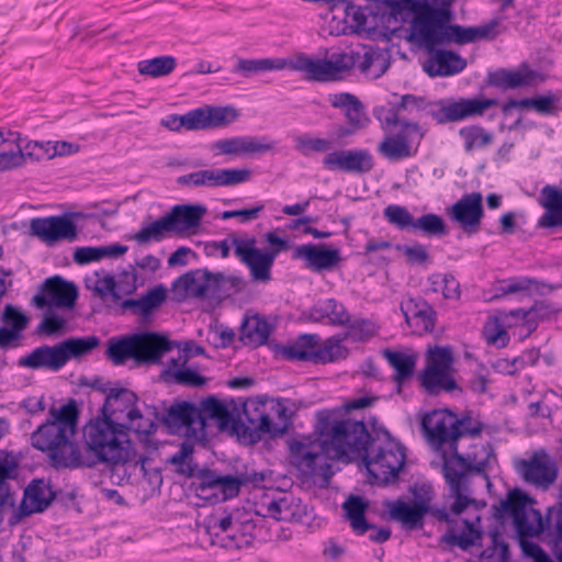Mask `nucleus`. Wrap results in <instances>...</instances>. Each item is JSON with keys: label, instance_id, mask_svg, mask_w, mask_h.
<instances>
[{"label": "nucleus", "instance_id": "35", "mask_svg": "<svg viewBox=\"0 0 562 562\" xmlns=\"http://www.w3.org/2000/svg\"><path fill=\"white\" fill-rule=\"evenodd\" d=\"M201 419L203 422V434L206 435V428L211 422H214L220 431L234 430L235 419L225 404L217 398L210 396L203 400L198 406Z\"/></svg>", "mask_w": 562, "mask_h": 562}, {"label": "nucleus", "instance_id": "4", "mask_svg": "<svg viewBox=\"0 0 562 562\" xmlns=\"http://www.w3.org/2000/svg\"><path fill=\"white\" fill-rule=\"evenodd\" d=\"M317 431L325 451L337 461L362 459L372 438L363 422L333 419L327 412L317 413Z\"/></svg>", "mask_w": 562, "mask_h": 562}, {"label": "nucleus", "instance_id": "56", "mask_svg": "<svg viewBox=\"0 0 562 562\" xmlns=\"http://www.w3.org/2000/svg\"><path fill=\"white\" fill-rule=\"evenodd\" d=\"M344 113L349 123V126L338 128L337 134L339 137H346L355 134L359 130L364 128L370 121L360 100L357 102V104L347 109V111Z\"/></svg>", "mask_w": 562, "mask_h": 562}, {"label": "nucleus", "instance_id": "49", "mask_svg": "<svg viewBox=\"0 0 562 562\" xmlns=\"http://www.w3.org/2000/svg\"><path fill=\"white\" fill-rule=\"evenodd\" d=\"M319 344L316 334H303L292 345L282 349V355L290 360L312 362L314 350Z\"/></svg>", "mask_w": 562, "mask_h": 562}, {"label": "nucleus", "instance_id": "45", "mask_svg": "<svg viewBox=\"0 0 562 562\" xmlns=\"http://www.w3.org/2000/svg\"><path fill=\"white\" fill-rule=\"evenodd\" d=\"M260 509L263 516L279 521H293L297 517L299 504L292 496L284 495L262 502Z\"/></svg>", "mask_w": 562, "mask_h": 562}, {"label": "nucleus", "instance_id": "27", "mask_svg": "<svg viewBox=\"0 0 562 562\" xmlns=\"http://www.w3.org/2000/svg\"><path fill=\"white\" fill-rule=\"evenodd\" d=\"M293 258L305 261V268L312 271L331 270L341 260L338 249H328L324 245H301L293 251Z\"/></svg>", "mask_w": 562, "mask_h": 562}, {"label": "nucleus", "instance_id": "5", "mask_svg": "<svg viewBox=\"0 0 562 562\" xmlns=\"http://www.w3.org/2000/svg\"><path fill=\"white\" fill-rule=\"evenodd\" d=\"M83 439L95 464L120 465L132 459V442L125 423L97 417L83 427Z\"/></svg>", "mask_w": 562, "mask_h": 562}, {"label": "nucleus", "instance_id": "57", "mask_svg": "<svg viewBox=\"0 0 562 562\" xmlns=\"http://www.w3.org/2000/svg\"><path fill=\"white\" fill-rule=\"evenodd\" d=\"M459 135L464 140V149L470 153L475 148H481L490 145L493 140L491 133H487L482 127L472 125L462 127L459 131Z\"/></svg>", "mask_w": 562, "mask_h": 562}, {"label": "nucleus", "instance_id": "40", "mask_svg": "<svg viewBox=\"0 0 562 562\" xmlns=\"http://www.w3.org/2000/svg\"><path fill=\"white\" fill-rule=\"evenodd\" d=\"M272 325L258 314L245 315L240 325V340L246 346L259 347L267 344Z\"/></svg>", "mask_w": 562, "mask_h": 562}, {"label": "nucleus", "instance_id": "60", "mask_svg": "<svg viewBox=\"0 0 562 562\" xmlns=\"http://www.w3.org/2000/svg\"><path fill=\"white\" fill-rule=\"evenodd\" d=\"M347 349L339 341L328 339L323 346L316 347L313 353V363L333 362L346 358Z\"/></svg>", "mask_w": 562, "mask_h": 562}, {"label": "nucleus", "instance_id": "42", "mask_svg": "<svg viewBox=\"0 0 562 562\" xmlns=\"http://www.w3.org/2000/svg\"><path fill=\"white\" fill-rule=\"evenodd\" d=\"M307 317L313 322H323L325 318L335 326H345L350 323V314L345 305L335 299H327L313 306Z\"/></svg>", "mask_w": 562, "mask_h": 562}, {"label": "nucleus", "instance_id": "29", "mask_svg": "<svg viewBox=\"0 0 562 562\" xmlns=\"http://www.w3.org/2000/svg\"><path fill=\"white\" fill-rule=\"evenodd\" d=\"M48 459L50 465L57 470L91 468L95 465V461L90 456L81 452L74 438H67L58 445L57 448L50 451Z\"/></svg>", "mask_w": 562, "mask_h": 562}, {"label": "nucleus", "instance_id": "22", "mask_svg": "<svg viewBox=\"0 0 562 562\" xmlns=\"http://www.w3.org/2000/svg\"><path fill=\"white\" fill-rule=\"evenodd\" d=\"M522 479L537 486L548 487L557 477V468L544 450H537L529 459L516 463Z\"/></svg>", "mask_w": 562, "mask_h": 562}, {"label": "nucleus", "instance_id": "53", "mask_svg": "<svg viewBox=\"0 0 562 562\" xmlns=\"http://www.w3.org/2000/svg\"><path fill=\"white\" fill-rule=\"evenodd\" d=\"M171 235L167 221L162 215L148 225L143 226L132 238L139 245H146L151 241H160Z\"/></svg>", "mask_w": 562, "mask_h": 562}, {"label": "nucleus", "instance_id": "41", "mask_svg": "<svg viewBox=\"0 0 562 562\" xmlns=\"http://www.w3.org/2000/svg\"><path fill=\"white\" fill-rule=\"evenodd\" d=\"M294 60L285 58H238L233 67V72L240 74L244 78H249L256 74L272 70L292 69Z\"/></svg>", "mask_w": 562, "mask_h": 562}, {"label": "nucleus", "instance_id": "61", "mask_svg": "<svg viewBox=\"0 0 562 562\" xmlns=\"http://www.w3.org/2000/svg\"><path fill=\"white\" fill-rule=\"evenodd\" d=\"M137 274L134 267L130 270H124L115 277V289L113 292V300L119 302L125 295H132L137 290Z\"/></svg>", "mask_w": 562, "mask_h": 562}, {"label": "nucleus", "instance_id": "1", "mask_svg": "<svg viewBox=\"0 0 562 562\" xmlns=\"http://www.w3.org/2000/svg\"><path fill=\"white\" fill-rule=\"evenodd\" d=\"M422 427L429 443L441 453L442 474L454 497L451 512L459 515L471 505L479 509L470 480L475 474L487 477L486 470L495 458L494 450L491 445H475L473 451L462 452L460 445L468 436L480 435L482 424L469 416L458 418L452 412L442 409L426 414Z\"/></svg>", "mask_w": 562, "mask_h": 562}, {"label": "nucleus", "instance_id": "17", "mask_svg": "<svg viewBox=\"0 0 562 562\" xmlns=\"http://www.w3.org/2000/svg\"><path fill=\"white\" fill-rule=\"evenodd\" d=\"M236 257L249 269L250 277L256 282L267 283L271 280V267L277 251H261L257 248V241L251 238H238L233 236Z\"/></svg>", "mask_w": 562, "mask_h": 562}, {"label": "nucleus", "instance_id": "3", "mask_svg": "<svg viewBox=\"0 0 562 562\" xmlns=\"http://www.w3.org/2000/svg\"><path fill=\"white\" fill-rule=\"evenodd\" d=\"M168 462L176 467L175 471L186 477L193 479L191 486L196 495L203 498L214 496L221 501L236 497L243 485L260 483L262 473L220 474L209 468H200L193 460V445L186 440Z\"/></svg>", "mask_w": 562, "mask_h": 562}, {"label": "nucleus", "instance_id": "30", "mask_svg": "<svg viewBox=\"0 0 562 562\" xmlns=\"http://www.w3.org/2000/svg\"><path fill=\"white\" fill-rule=\"evenodd\" d=\"M136 402L137 396L134 392L123 387L111 389L101 408V418L125 423L128 419V411L136 409Z\"/></svg>", "mask_w": 562, "mask_h": 562}, {"label": "nucleus", "instance_id": "54", "mask_svg": "<svg viewBox=\"0 0 562 562\" xmlns=\"http://www.w3.org/2000/svg\"><path fill=\"white\" fill-rule=\"evenodd\" d=\"M254 524L246 521L244 524L236 521L231 533L222 539L221 546L226 549H243L251 546L254 541Z\"/></svg>", "mask_w": 562, "mask_h": 562}, {"label": "nucleus", "instance_id": "33", "mask_svg": "<svg viewBox=\"0 0 562 562\" xmlns=\"http://www.w3.org/2000/svg\"><path fill=\"white\" fill-rule=\"evenodd\" d=\"M54 497L55 494L49 484L44 480H35L24 491L20 513L23 516L41 513L49 506Z\"/></svg>", "mask_w": 562, "mask_h": 562}, {"label": "nucleus", "instance_id": "14", "mask_svg": "<svg viewBox=\"0 0 562 562\" xmlns=\"http://www.w3.org/2000/svg\"><path fill=\"white\" fill-rule=\"evenodd\" d=\"M427 364L420 374L422 385L429 394L457 389L452 376L453 355L449 346L429 348L426 356Z\"/></svg>", "mask_w": 562, "mask_h": 562}, {"label": "nucleus", "instance_id": "16", "mask_svg": "<svg viewBox=\"0 0 562 562\" xmlns=\"http://www.w3.org/2000/svg\"><path fill=\"white\" fill-rule=\"evenodd\" d=\"M245 420H235V432L248 443L258 442L263 434L280 435L283 428H278L271 422L267 405L262 401L248 400L243 407Z\"/></svg>", "mask_w": 562, "mask_h": 562}, {"label": "nucleus", "instance_id": "50", "mask_svg": "<svg viewBox=\"0 0 562 562\" xmlns=\"http://www.w3.org/2000/svg\"><path fill=\"white\" fill-rule=\"evenodd\" d=\"M422 0H386L383 9V19L391 23H395L393 31L397 29L409 16L411 13L416 15V8Z\"/></svg>", "mask_w": 562, "mask_h": 562}, {"label": "nucleus", "instance_id": "9", "mask_svg": "<svg viewBox=\"0 0 562 562\" xmlns=\"http://www.w3.org/2000/svg\"><path fill=\"white\" fill-rule=\"evenodd\" d=\"M172 346L173 342L165 336L140 333L110 339L106 355L115 366L124 364L127 359H133L137 364H157Z\"/></svg>", "mask_w": 562, "mask_h": 562}, {"label": "nucleus", "instance_id": "51", "mask_svg": "<svg viewBox=\"0 0 562 562\" xmlns=\"http://www.w3.org/2000/svg\"><path fill=\"white\" fill-rule=\"evenodd\" d=\"M176 66L177 60L173 56L164 55L138 61L137 71L145 77L160 78L170 75Z\"/></svg>", "mask_w": 562, "mask_h": 562}, {"label": "nucleus", "instance_id": "11", "mask_svg": "<svg viewBox=\"0 0 562 562\" xmlns=\"http://www.w3.org/2000/svg\"><path fill=\"white\" fill-rule=\"evenodd\" d=\"M78 408L70 400L59 408L52 407L47 420L32 434V446L47 456L67 438H75L78 424Z\"/></svg>", "mask_w": 562, "mask_h": 562}, {"label": "nucleus", "instance_id": "55", "mask_svg": "<svg viewBox=\"0 0 562 562\" xmlns=\"http://www.w3.org/2000/svg\"><path fill=\"white\" fill-rule=\"evenodd\" d=\"M432 292H441L445 299L458 300L460 297V284L450 273H435L428 278Z\"/></svg>", "mask_w": 562, "mask_h": 562}, {"label": "nucleus", "instance_id": "21", "mask_svg": "<svg viewBox=\"0 0 562 562\" xmlns=\"http://www.w3.org/2000/svg\"><path fill=\"white\" fill-rule=\"evenodd\" d=\"M30 233L47 245L59 240L74 241L78 238L76 224L66 216L35 217L30 222Z\"/></svg>", "mask_w": 562, "mask_h": 562}, {"label": "nucleus", "instance_id": "15", "mask_svg": "<svg viewBox=\"0 0 562 562\" xmlns=\"http://www.w3.org/2000/svg\"><path fill=\"white\" fill-rule=\"evenodd\" d=\"M355 68L353 49L334 52L325 59H312L305 55L295 58L293 70L303 71L307 79L330 81Z\"/></svg>", "mask_w": 562, "mask_h": 562}, {"label": "nucleus", "instance_id": "46", "mask_svg": "<svg viewBox=\"0 0 562 562\" xmlns=\"http://www.w3.org/2000/svg\"><path fill=\"white\" fill-rule=\"evenodd\" d=\"M382 353L390 366L395 370L394 380L400 390L401 384L413 375L417 357L415 353L393 351L390 349L383 350Z\"/></svg>", "mask_w": 562, "mask_h": 562}, {"label": "nucleus", "instance_id": "24", "mask_svg": "<svg viewBox=\"0 0 562 562\" xmlns=\"http://www.w3.org/2000/svg\"><path fill=\"white\" fill-rule=\"evenodd\" d=\"M438 518L450 524L449 531L442 537L443 542L450 546H457L462 550L480 544L482 528L479 516H476L473 521L469 519L452 520L446 510H440L438 512Z\"/></svg>", "mask_w": 562, "mask_h": 562}, {"label": "nucleus", "instance_id": "43", "mask_svg": "<svg viewBox=\"0 0 562 562\" xmlns=\"http://www.w3.org/2000/svg\"><path fill=\"white\" fill-rule=\"evenodd\" d=\"M538 77V72L527 68L513 71L499 69L488 75V82L502 89H516L533 85Z\"/></svg>", "mask_w": 562, "mask_h": 562}, {"label": "nucleus", "instance_id": "10", "mask_svg": "<svg viewBox=\"0 0 562 562\" xmlns=\"http://www.w3.org/2000/svg\"><path fill=\"white\" fill-rule=\"evenodd\" d=\"M496 104L495 99H463L459 102L443 104L434 103L424 97L404 94L401 98L397 109L409 114L423 112L431 116L438 124L461 121L469 116L481 115L486 109Z\"/></svg>", "mask_w": 562, "mask_h": 562}, {"label": "nucleus", "instance_id": "63", "mask_svg": "<svg viewBox=\"0 0 562 562\" xmlns=\"http://www.w3.org/2000/svg\"><path fill=\"white\" fill-rule=\"evenodd\" d=\"M413 229L422 231L423 233L431 236H442L447 234V228L443 220L432 213L425 214L415 220Z\"/></svg>", "mask_w": 562, "mask_h": 562}, {"label": "nucleus", "instance_id": "25", "mask_svg": "<svg viewBox=\"0 0 562 562\" xmlns=\"http://www.w3.org/2000/svg\"><path fill=\"white\" fill-rule=\"evenodd\" d=\"M206 213L203 204H177L164 216L172 235L184 236L196 233Z\"/></svg>", "mask_w": 562, "mask_h": 562}, {"label": "nucleus", "instance_id": "48", "mask_svg": "<svg viewBox=\"0 0 562 562\" xmlns=\"http://www.w3.org/2000/svg\"><path fill=\"white\" fill-rule=\"evenodd\" d=\"M378 151L383 157L392 161L402 160L413 155L408 136H406L404 133L386 136L379 144Z\"/></svg>", "mask_w": 562, "mask_h": 562}, {"label": "nucleus", "instance_id": "64", "mask_svg": "<svg viewBox=\"0 0 562 562\" xmlns=\"http://www.w3.org/2000/svg\"><path fill=\"white\" fill-rule=\"evenodd\" d=\"M206 106L210 128L226 126L233 123L239 115L234 106Z\"/></svg>", "mask_w": 562, "mask_h": 562}, {"label": "nucleus", "instance_id": "34", "mask_svg": "<svg viewBox=\"0 0 562 562\" xmlns=\"http://www.w3.org/2000/svg\"><path fill=\"white\" fill-rule=\"evenodd\" d=\"M431 57L424 64V70L430 77H447L462 71L467 63L465 60L451 50L435 49Z\"/></svg>", "mask_w": 562, "mask_h": 562}, {"label": "nucleus", "instance_id": "23", "mask_svg": "<svg viewBox=\"0 0 562 562\" xmlns=\"http://www.w3.org/2000/svg\"><path fill=\"white\" fill-rule=\"evenodd\" d=\"M482 201L483 198L480 192L464 194L447 210V214L465 233H476L484 214Z\"/></svg>", "mask_w": 562, "mask_h": 562}, {"label": "nucleus", "instance_id": "44", "mask_svg": "<svg viewBox=\"0 0 562 562\" xmlns=\"http://www.w3.org/2000/svg\"><path fill=\"white\" fill-rule=\"evenodd\" d=\"M211 300L222 302L244 292L248 282L239 276L212 272Z\"/></svg>", "mask_w": 562, "mask_h": 562}, {"label": "nucleus", "instance_id": "38", "mask_svg": "<svg viewBox=\"0 0 562 562\" xmlns=\"http://www.w3.org/2000/svg\"><path fill=\"white\" fill-rule=\"evenodd\" d=\"M19 461L12 452L0 450V513L14 506V493L9 480L18 476Z\"/></svg>", "mask_w": 562, "mask_h": 562}, {"label": "nucleus", "instance_id": "20", "mask_svg": "<svg viewBox=\"0 0 562 562\" xmlns=\"http://www.w3.org/2000/svg\"><path fill=\"white\" fill-rule=\"evenodd\" d=\"M249 169H202L177 178L182 187H231L246 182Z\"/></svg>", "mask_w": 562, "mask_h": 562}, {"label": "nucleus", "instance_id": "59", "mask_svg": "<svg viewBox=\"0 0 562 562\" xmlns=\"http://www.w3.org/2000/svg\"><path fill=\"white\" fill-rule=\"evenodd\" d=\"M547 531L549 543L557 548L562 542V502L559 507L550 508L547 513L543 531Z\"/></svg>", "mask_w": 562, "mask_h": 562}, {"label": "nucleus", "instance_id": "8", "mask_svg": "<svg viewBox=\"0 0 562 562\" xmlns=\"http://www.w3.org/2000/svg\"><path fill=\"white\" fill-rule=\"evenodd\" d=\"M405 448L387 430L376 431L362 461L372 483L386 485L397 480L405 463Z\"/></svg>", "mask_w": 562, "mask_h": 562}, {"label": "nucleus", "instance_id": "28", "mask_svg": "<svg viewBox=\"0 0 562 562\" xmlns=\"http://www.w3.org/2000/svg\"><path fill=\"white\" fill-rule=\"evenodd\" d=\"M401 312L409 326H416L420 331L431 333L436 325L437 312L423 297H408L401 303Z\"/></svg>", "mask_w": 562, "mask_h": 562}, {"label": "nucleus", "instance_id": "26", "mask_svg": "<svg viewBox=\"0 0 562 562\" xmlns=\"http://www.w3.org/2000/svg\"><path fill=\"white\" fill-rule=\"evenodd\" d=\"M211 277L212 272L207 269L188 271L172 282V293L178 301L187 297L211 300Z\"/></svg>", "mask_w": 562, "mask_h": 562}, {"label": "nucleus", "instance_id": "39", "mask_svg": "<svg viewBox=\"0 0 562 562\" xmlns=\"http://www.w3.org/2000/svg\"><path fill=\"white\" fill-rule=\"evenodd\" d=\"M167 299V289L156 285L138 299L124 300L121 303L122 312L131 311L135 315L147 317L157 310Z\"/></svg>", "mask_w": 562, "mask_h": 562}, {"label": "nucleus", "instance_id": "7", "mask_svg": "<svg viewBox=\"0 0 562 562\" xmlns=\"http://www.w3.org/2000/svg\"><path fill=\"white\" fill-rule=\"evenodd\" d=\"M532 499L519 490L510 491L505 499L493 505L494 517L503 520L513 518V522L519 539V544L525 555L533 557L542 550L537 543L527 540L543 531V521L539 510L532 508Z\"/></svg>", "mask_w": 562, "mask_h": 562}, {"label": "nucleus", "instance_id": "32", "mask_svg": "<svg viewBox=\"0 0 562 562\" xmlns=\"http://www.w3.org/2000/svg\"><path fill=\"white\" fill-rule=\"evenodd\" d=\"M67 362V356L60 348L56 346H41L34 349L31 353L19 359V366L31 369L46 368L54 371L59 370Z\"/></svg>", "mask_w": 562, "mask_h": 562}, {"label": "nucleus", "instance_id": "31", "mask_svg": "<svg viewBox=\"0 0 562 562\" xmlns=\"http://www.w3.org/2000/svg\"><path fill=\"white\" fill-rule=\"evenodd\" d=\"M355 68L370 79L380 78L390 67V56L387 52L363 46L359 50H353Z\"/></svg>", "mask_w": 562, "mask_h": 562}, {"label": "nucleus", "instance_id": "2", "mask_svg": "<svg viewBox=\"0 0 562 562\" xmlns=\"http://www.w3.org/2000/svg\"><path fill=\"white\" fill-rule=\"evenodd\" d=\"M453 19L451 10L436 9L428 0H422L416 8V15L411 22L408 41L434 52L437 46L457 43L460 45L488 37L498 24L493 21L490 24L476 27H463L450 24Z\"/></svg>", "mask_w": 562, "mask_h": 562}, {"label": "nucleus", "instance_id": "52", "mask_svg": "<svg viewBox=\"0 0 562 562\" xmlns=\"http://www.w3.org/2000/svg\"><path fill=\"white\" fill-rule=\"evenodd\" d=\"M70 312L48 308L43 315L42 322L36 327V334L40 336H54L64 331L68 321Z\"/></svg>", "mask_w": 562, "mask_h": 562}, {"label": "nucleus", "instance_id": "13", "mask_svg": "<svg viewBox=\"0 0 562 562\" xmlns=\"http://www.w3.org/2000/svg\"><path fill=\"white\" fill-rule=\"evenodd\" d=\"M155 416L172 435H183L198 441L205 439L199 408L191 402L173 400L161 413L156 412Z\"/></svg>", "mask_w": 562, "mask_h": 562}, {"label": "nucleus", "instance_id": "6", "mask_svg": "<svg viewBox=\"0 0 562 562\" xmlns=\"http://www.w3.org/2000/svg\"><path fill=\"white\" fill-rule=\"evenodd\" d=\"M532 499L519 490L510 491L505 499L493 505L494 517L503 520L513 518V522L519 539V544L525 555L533 557L542 550L537 543L527 540L543 531V521L539 510L532 508Z\"/></svg>", "mask_w": 562, "mask_h": 562}, {"label": "nucleus", "instance_id": "36", "mask_svg": "<svg viewBox=\"0 0 562 562\" xmlns=\"http://www.w3.org/2000/svg\"><path fill=\"white\" fill-rule=\"evenodd\" d=\"M540 205L546 212L539 220V226L562 227V190L549 184L543 187Z\"/></svg>", "mask_w": 562, "mask_h": 562}, {"label": "nucleus", "instance_id": "37", "mask_svg": "<svg viewBox=\"0 0 562 562\" xmlns=\"http://www.w3.org/2000/svg\"><path fill=\"white\" fill-rule=\"evenodd\" d=\"M212 148L223 155H245L252 153H267L273 148L272 143H262L256 137H232L215 142Z\"/></svg>", "mask_w": 562, "mask_h": 562}, {"label": "nucleus", "instance_id": "12", "mask_svg": "<svg viewBox=\"0 0 562 562\" xmlns=\"http://www.w3.org/2000/svg\"><path fill=\"white\" fill-rule=\"evenodd\" d=\"M291 463L297 469L301 476L321 485L328 484L334 472L330 458L325 451L322 438L315 440H292L289 445Z\"/></svg>", "mask_w": 562, "mask_h": 562}, {"label": "nucleus", "instance_id": "18", "mask_svg": "<svg viewBox=\"0 0 562 562\" xmlns=\"http://www.w3.org/2000/svg\"><path fill=\"white\" fill-rule=\"evenodd\" d=\"M78 297V289L74 282L66 281L59 276L45 280L41 292L33 296L36 307L56 308L71 312Z\"/></svg>", "mask_w": 562, "mask_h": 562}, {"label": "nucleus", "instance_id": "19", "mask_svg": "<svg viewBox=\"0 0 562 562\" xmlns=\"http://www.w3.org/2000/svg\"><path fill=\"white\" fill-rule=\"evenodd\" d=\"M431 493L429 485H415L412 488V494L416 498L413 505L403 501L386 502L385 507L389 509L390 518L400 521L411 529L416 528L422 524L424 516L429 512Z\"/></svg>", "mask_w": 562, "mask_h": 562}, {"label": "nucleus", "instance_id": "47", "mask_svg": "<svg viewBox=\"0 0 562 562\" xmlns=\"http://www.w3.org/2000/svg\"><path fill=\"white\" fill-rule=\"evenodd\" d=\"M346 518L350 521L353 531L363 535L368 529H372L373 525L367 522L364 518L368 503L360 496L350 495L342 505Z\"/></svg>", "mask_w": 562, "mask_h": 562}, {"label": "nucleus", "instance_id": "62", "mask_svg": "<svg viewBox=\"0 0 562 562\" xmlns=\"http://www.w3.org/2000/svg\"><path fill=\"white\" fill-rule=\"evenodd\" d=\"M346 172L366 173L373 168L371 155L366 150H346Z\"/></svg>", "mask_w": 562, "mask_h": 562}, {"label": "nucleus", "instance_id": "58", "mask_svg": "<svg viewBox=\"0 0 562 562\" xmlns=\"http://www.w3.org/2000/svg\"><path fill=\"white\" fill-rule=\"evenodd\" d=\"M100 339L95 336H87L80 338H69L60 342V348L67 356V361L71 357H79L90 352L92 349L98 347Z\"/></svg>", "mask_w": 562, "mask_h": 562}]
</instances>
